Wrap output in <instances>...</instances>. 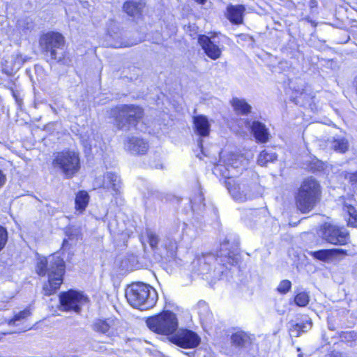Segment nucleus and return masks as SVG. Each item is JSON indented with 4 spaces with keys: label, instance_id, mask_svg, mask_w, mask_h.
Returning a JSON list of instances; mask_svg holds the SVG:
<instances>
[{
    "label": "nucleus",
    "instance_id": "22",
    "mask_svg": "<svg viewBox=\"0 0 357 357\" xmlns=\"http://www.w3.org/2000/svg\"><path fill=\"white\" fill-rule=\"evenodd\" d=\"M89 196L85 191H79L75 197L76 210L82 212L88 205Z\"/></svg>",
    "mask_w": 357,
    "mask_h": 357
},
{
    "label": "nucleus",
    "instance_id": "16",
    "mask_svg": "<svg viewBox=\"0 0 357 357\" xmlns=\"http://www.w3.org/2000/svg\"><path fill=\"white\" fill-rule=\"evenodd\" d=\"M245 10V7L243 5H229L227 7L226 17L232 24H241L243 23V16Z\"/></svg>",
    "mask_w": 357,
    "mask_h": 357
},
{
    "label": "nucleus",
    "instance_id": "1",
    "mask_svg": "<svg viewBox=\"0 0 357 357\" xmlns=\"http://www.w3.org/2000/svg\"><path fill=\"white\" fill-rule=\"evenodd\" d=\"M221 162L223 165H218L215 171H219L227 178L225 185L235 200L245 202L261 194V187L256 181L248 183L233 178L238 172V169H243L248 165V160L243 155L234 153L224 154L221 155Z\"/></svg>",
    "mask_w": 357,
    "mask_h": 357
},
{
    "label": "nucleus",
    "instance_id": "23",
    "mask_svg": "<svg viewBox=\"0 0 357 357\" xmlns=\"http://www.w3.org/2000/svg\"><path fill=\"white\" fill-rule=\"evenodd\" d=\"M277 160V155L275 152L267 150L262 151L258 157V164L261 166H265L268 162H273Z\"/></svg>",
    "mask_w": 357,
    "mask_h": 357
},
{
    "label": "nucleus",
    "instance_id": "18",
    "mask_svg": "<svg viewBox=\"0 0 357 357\" xmlns=\"http://www.w3.org/2000/svg\"><path fill=\"white\" fill-rule=\"evenodd\" d=\"M251 129L257 142L261 143L268 142L269 133L264 124L259 121H254L252 124Z\"/></svg>",
    "mask_w": 357,
    "mask_h": 357
},
{
    "label": "nucleus",
    "instance_id": "10",
    "mask_svg": "<svg viewBox=\"0 0 357 357\" xmlns=\"http://www.w3.org/2000/svg\"><path fill=\"white\" fill-rule=\"evenodd\" d=\"M323 238L332 244L344 245L348 241V233L345 229L331 224H325Z\"/></svg>",
    "mask_w": 357,
    "mask_h": 357
},
{
    "label": "nucleus",
    "instance_id": "7",
    "mask_svg": "<svg viewBox=\"0 0 357 357\" xmlns=\"http://www.w3.org/2000/svg\"><path fill=\"white\" fill-rule=\"evenodd\" d=\"M42 48L47 54H50L51 59L60 61L63 58L61 47L64 45L63 36L57 32H49L44 34L40 40Z\"/></svg>",
    "mask_w": 357,
    "mask_h": 357
},
{
    "label": "nucleus",
    "instance_id": "28",
    "mask_svg": "<svg viewBox=\"0 0 357 357\" xmlns=\"http://www.w3.org/2000/svg\"><path fill=\"white\" fill-rule=\"evenodd\" d=\"M162 245L171 255H173L177 249V241L169 236L164 239Z\"/></svg>",
    "mask_w": 357,
    "mask_h": 357
},
{
    "label": "nucleus",
    "instance_id": "25",
    "mask_svg": "<svg viewBox=\"0 0 357 357\" xmlns=\"http://www.w3.org/2000/svg\"><path fill=\"white\" fill-rule=\"evenodd\" d=\"M243 219L245 222L250 227H253L252 221L257 222L260 219V212L257 210H248L245 211Z\"/></svg>",
    "mask_w": 357,
    "mask_h": 357
},
{
    "label": "nucleus",
    "instance_id": "4",
    "mask_svg": "<svg viewBox=\"0 0 357 357\" xmlns=\"http://www.w3.org/2000/svg\"><path fill=\"white\" fill-rule=\"evenodd\" d=\"M321 187L312 177L305 178L301 183L296 196V205L302 213L312 211L321 199Z\"/></svg>",
    "mask_w": 357,
    "mask_h": 357
},
{
    "label": "nucleus",
    "instance_id": "6",
    "mask_svg": "<svg viewBox=\"0 0 357 357\" xmlns=\"http://www.w3.org/2000/svg\"><path fill=\"white\" fill-rule=\"evenodd\" d=\"M52 165L59 169L67 178L72 177L80 167L79 155L74 151L57 153Z\"/></svg>",
    "mask_w": 357,
    "mask_h": 357
},
{
    "label": "nucleus",
    "instance_id": "12",
    "mask_svg": "<svg viewBox=\"0 0 357 357\" xmlns=\"http://www.w3.org/2000/svg\"><path fill=\"white\" fill-rule=\"evenodd\" d=\"M198 42L209 58L216 60L220 57L222 49L211 38L202 35L199 36Z\"/></svg>",
    "mask_w": 357,
    "mask_h": 357
},
{
    "label": "nucleus",
    "instance_id": "2",
    "mask_svg": "<svg viewBox=\"0 0 357 357\" xmlns=\"http://www.w3.org/2000/svg\"><path fill=\"white\" fill-rule=\"evenodd\" d=\"M36 273L41 276L47 275L48 282L45 284L43 290L45 295L50 296L59 289L63 282L64 261L58 255L40 259L37 263Z\"/></svg>",
    "mask_w": 357,
    "mask_h": 357
},
{
    "label": "nucleus",
    "instance_id": "33",
    "mask_svg": "<svg viewBox=\"0 0 357 357\" xmlns=\"http://www.w3.org/2000/svg\"><path fill=\"white\" fill-rule=\"evenodd\" d=\"M8 238L6 229L0 226V251L4 248Z\"/></svg>",
    "mask_w": 357,
    "mask_h": 357
},
{
    "label": "nucleus",
    "instance_id": "26",
    "mask_svg": "<svg viewBox=\"0 0 357 357\" xmlns=\"http://www.w3.org/2000/svg\"><path fill=\"white\" fill-rule=\"evenodd\" d=\"M248 340L247 334L242 331L235 333L231 337V343L238 347L243 346Z\"/></svg>",
    "mask_w": 357,
    "mask_h": 357
},
{
    "label": "nucleus",
    "instance_id": "27",
    "mask_svg": "<svg viewBox=\"0 0 357 357\" xmlns=\"http://www.w3.org/2000/svg\"><path fill=\"white\" fill-rule=\"evenodd\" d=\"M331 146L336 151L344 153L348 149V142L344 138L336 139L333 141Z\"/></svg>",
    "mask_w": 357,
    "mask_h": 357
},
{
    "label": "nucleus",
    "instance_id": "9",
    "mask_svg": "<svg viewBox=\"0 0 357 357\" xmlns=\"http://www.w3.org/2000/svg\"><path fill=\"white\" fill-rule=\"evenodd\" d=\"M61 310L78 312L81 306L86 303V298L80 292L69 290L59 295Z\"/></svg>",
    "mask_w": 357,
    "mask_h": 357
},
{
    "label": "nucleus",
    "instance_id": "30",
    "mask_svg": "<svg viewBox=\"0 0 357 357\" xmlns=\"http://www.w3.org/2000/svg\"><path fill=\"white\" fill-rule=\"evenodd\" d=\"M310 301L309 296L305 292H301L298 294L294 298L295 303L300 307L306 306Z\"/></svg>",
    "mask_w": 357,
    "mask_h": 357
},
{
    "label": "nucleus",
    "instance_id": "19",
    "mask_svg": "<svg viewBox=\"0 0 357 357\" xmlns=\"http://www.w3.org/2000/svg\"><path fill=\"white\" fill-rule=\"evenodd\" d=\"M104 188L111 190L114 192H119L121 181L119 177L113 173L108 172L104 176V181L102 184Z\"/></svg>",
    "mask_w": 357,
    "mask_h": 357
},
{
    "label": "nucleus",
    "instance_id": "13",
    "mask_svg": "<svg viewBox=\"0 0 357 357\" xmlns=\"http://www.w3.org/2000/svg\"><path fill=\"white\" fill-rule=\"evenodd\" d=\"M116 321L113 319H98L92 324V329L102 334H106L109 337L115 336L117 333L115 328Z\"/></svg>",
    "mask_w": 357,
    "mask_h": 357
},
{
    "label": "nucleus",
    "instance_id": "35",
    "mask_svg": "<svg viewBox=\"0 0 357 357\" xmlns=\"http://www.w3.org/2000/svg\"><path fill=\"white\" fill-rule=\"evenodd\" d=\"M345 178L349 179L351 183L357 182V172L355 173H348L345 175Z\"/></svg>",
    "mask_w": 357,
    "mask_h": 357
},
{
    "label": "nucleus",
    "instance_id": "3",
    "mask_svg": "<svg viewBox=\"0 0 357 357\" xmlns=\"http://www.w3.org/2000/svg\"><path fill=\"white\" fill-rule=\"evenodd\" d=\"M126 297L130 305L141 310L153 307L158 300L157 291L143 282H135L126 289Z\"/></svg>",
    "mask_w": 357,
    "mask_h": 357
},
{
    "label": "nucleus",
    "instance_id": "8",
    "mask_svg": "<svg viewBox=\"0 0 357 357\" xmlns=\"http://www.w3.org/2000/svg\"><path fill=\"white\" fill-rule=\"evenodd\" d=\"M114 114H117L116 122L119 129H123L128 123L135 125L142 116L143 109L135 105H121L114 110Z\"/></svg>",
    "mask_w": 357,
    "mask_h": 357
},
{
    "label": "nucleus",
    "instance_id": "34",
    "mask_svg": "<svg viewBox=\"0 0 357 357\" xmlns=\"http://www.w3.org/2000/svg\"><path fill=\"white\" fill-rule=\"evenodd\" d=\"M147 236L149 238V242L150 245L152 248H155L158 245V242H159L158 236L155 234H154L153 232H152L151 231H149L147 232Z\"/></svg>",
    "mask_w": 357,
    "mask_h": 357
},
{
    "label": "nucleus",
    "instance_id": "21",
    "mask_svg": "<svg viewBox=\"0 0 357 357\" xmlns=\"http://www.w3.org/2000/svg\"><path fill=\"white\" fill-rule=\"evenodd\" d=\"M66 235L68 238L63 240V246H66L70 242H71V243H76L77 241L82 239V237L81 229L76 227H70L67 228Z\"/></svg>",
    "mask_w": 357,
    "mask_h": 357
},
{
    "label": "nucleus",
    "instance_id": "36",
    "mask_svg": "<svg viewBox=\"0 0 357 357\" xmlns=\"http://www.w3.org/2000/svg\"><path fill=\"white\" fill-rule=\"evenodd\" d=\"M6 182V176L1 170H0V187H1Z\"/></svg>",
    "mask_w": 357,
    "mask_h": 357
},
{
    "label": "nucleus",
    "instance_id": "5",
    "mask_svg": "<svg viewBox=\"0 0 357 357\" xmlns=\"http://www.w3.org/2000/svg\"><path fill=\"white\" fill-rule=\"evenodd\" d=\"M146 323L151 331L165 335L174 333L178 326L176 314L170 311H165L155 316L150 317L146 319Z\"/></svg>",
    "mask_w": 357,
    "mask_h": 357
},
{
    "label": "nucleus",
    "instance_id": "15",
    "mask_svg": "<svg viewBox=\"0 0 357 357\" xmlns=\"http://www.w3.org/2000/svg\"><path fill=\"white\" fill-rule=\"evenodd\" d=\"M347 255V251L343 249L320 250L312 252L314 258L323 261H333Z\"/></svg>",
    "mask_w": 357,
    "mask_h": 357
},
{
    "label": "nucleus",
    "instance_id": "32",
    "mask_svg": "<svg viewBox=\"0 0 357 357\" xmlns=\"http://www.w3.org/2000/svg\"><path fill=\"white\" fill-rule=\"evenodd\" d=\"M291 287V282L288 280H282L278 286L277 290L280 294H287Z\"/></svg>",
    "mask_w": 357,
    "mask_h": 357
},
{
    "label": "nucleus",
    "instance_id": "41",
    "mask_svg": "<svg viewBox=\"0 0 357 357\" xmlns=\"http://www.w3.org/2000/svg\"><path fill=\"white\" fill-rule=\"evenodd\" d=\"M298 357H301V356H299Z\"/></svg>",
    "mask_w": 357,
    "mask_h": 357
},
{
    "label": "nucleus",
    "instance_id": "38",
    "mask_svg": "<svg viewBox=\"0 0 357 357\" xmlns=\"http://www.w3.org/2000/svg\"><path fill=\"white\" fill-rule=\"evenodd\" d=\"M195 1L201 4H204V3L206 2V0H195Z\"/></svg>",
    "mask_w": 357,
    "mask_h": 357
},
{
    "label": "nucleus",
    "instance_id": "11",
    "mask_svg": "<svg viewBox=\"0 0 357 357\" xmlns=\"http://www.w3.org/2000/svg\"><path fill=\"white\" fill-rule=\"evenodd\" d=\"M171 341L183 348H193L199 344L200 338L191 331L182 330L172 337Z\"/></svg>",
    "mask_w": 357,
    "mask_h": 357
},
{
    "label": "nucleus",
    "instance_id": "31",
    "mask_svg": "<svg viewBox=\"0 0 357 357\" xmlns=\"http://www.w3.org/2000/svg\"><path fill=\"white\" fill-rule=\"evenodd\" d=\"M30 314H31V312H30L29 310H27V309L18 312L17 314H16L12 319L9 320L8 324L14 325V324H15L16 321H21L22 319H26Z\"/></svg>",
    "mask_w": 357,
    "mask_h": 357
},
{
    "label": "nucleus",
    "instance_id": "39",
    "mask_svg": "<svg viewBox=\"0 0 357 357\" xmlns=\"http://www.w3.org/2000/svg\"><path fill=\"white\" fill-rule=\"evenodd\" d=\"M199 305H202V307H203L204 309L207 310V306H206L204 303H200Z\"/></svg>",
    "mask_w": 357,
    "mask_h": 357
},
{
    "label": "nucleus",
    "instance_id": "24",
    "mask_svg": "<svg viewBox=\"0 0 357 357\" xmlns=\"http://www.w3.org/2000/svg\"><path fill=\"white\" fill-rule=\"evenodd\" d=\"M231 105L237 112L248 114L250 112L251 107L245 100L238 99L237 98H233Z\"/></svg>",
    "mask_w": 357,
    "mask_h": 357
},
{
    "label": "nucleus",
    "instance_id": "29",
    "mask_svg": "<svg viewBox=\"0 0 357 357\" xmlns=\"http://www.w3.org/2000/svg\"><path fill=\"white\" fill-rule=\"evenodd\" d=\"M344 211H345L350 217L348 224L353 227H356V222H357V211H356V210L354 208V207H353L351 205H345L344 206Z\"/></svg>",
    "mask_w": 357,
    "mask_h": 357
},
{
    "label": "nucleus",
    "instance_id": "37",
    "mask_svg": "<svg viewBox=\"0 0 357 357\" xmlns=\"http://www.w3.org/2000/svg\"><path fill=\"white\" fill-rule=\"evenodd\" d=\"M296 328L298 331H304V329L303 328V326L301 325V324H296Z\"/></svg>",
    "mask_w": 357,
    "mask_h": 357
},
{
    "label": "nucleus",
    "instance_id": "17",
    "mask_svg": "<svg viewBox=\"0 0 357 357\" xmlns=\"http://www.w3.org/2000/svg\"><path fill=\"white\" fill-rule=\"evenodd\" d=\"M194 130L196 134L206 137L210 132V123L206 116L199 115L193 117Z\"/></svg>",
    "mask_w": 357,
    "mask_h": 357
},
{
    "label": "nucleus",
    "instance_id": "40",
    "mask_svg": "<svg viewBox=\"0 0 357 357\" xmlns=\"http://www.w3.org/2000/svg\"><path fill=\"white\" fill-rule=\"evenodd\" d=\"M182 226H183V227H184L185 226V224L184 222L182 223Z\"/></svg>",
    "mask_w": 357,
    "mask_h": 357
},
{
    "label": "nucleus",
    "instance_id": "20",
    "mask_svg": "<svg viewBox=\"0 0 357 357\" xmlns=\"http://www.w3.org/2000/svg\"><path fill=\"white\" fill-rule=\"evenodd\" d=\"M145 3L142 0H130L123 5L124 11L130 16H135L141 13Z\"/></svg>",
    "mask_w": 357,
    "mask_h": 357
},
{
    "label": "nucleus",
    "instance_id": "14",
    "mask_svg": "<svg viewBox=\"0 0 357 357\" xmlns=\"http://www.w3.org/2000/svg\"><path fill=\"white\" fill-rule=\"evenodd\" d=\"M125 149L132 154H144L149 149V144L144 139L137 137H131L124 142Z\"/></svg>",
    "mask_w": 357,
    "mask_h": 357
}]
</instances>
